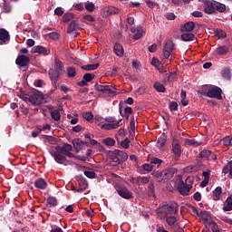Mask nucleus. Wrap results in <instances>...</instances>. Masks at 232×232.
<instances>
[{"label": "nucleus", "mask_w": 232, "mask_h": 232, "mask_svg": "<svg viewBox=\"0 0 232 232\" xmlns=\"http://www.w3.org/2000/svg\"><path fill=\"white\" fill-rule=\"evenodd\" d=\"M95 88L98 92H102V93H107V95L115 96L117 95V89L111 85H102L96 83Z\"/></svg>", "instance_id": "39448f33"}, {"label": "nucleus", "mask_w": 232, "mask_h": 232, "mask_svg": "<svg viewBox=\"0 0 232 232\" xmlns=\"http://www.w3.org/2000/svg\"><path fill=\"white\" fill-rule=\"evenodd\" d=\"M207 96H208L210 99H218L220 101L222 99V89L219 87H211L207 92Z\"/></svg>", "instance_id": "0eeeda50"}, {"label": "nucleus", "mask_w": 232, "mask_h": 232, "mask_svg": "<svg viewBox=\"0 0 232 232\" xmlns=\"http://www.w3.org/2000/svg\"><path fill=\"white\" fill-rule=\"evenodd\" d=\"M204 3V12L206 14H211L217 12H226V5L217 2L215 0H199Z\"/></svg>", "instance_id": "f03ea898"}, {"label": "nucleus", "mask_w": 232, "mask_h": 232, "mask_svg": "<svg viewBox=\"0 0 232 232\" xmlns=\"http://www.w3.org/2000/svg\"><path fill=\"white\" fill-rule=\"evenodd\" d=\"M60 75L61 72L59 71L53 69L49 70V76L52 81L53 88H57V81H59Z\"/></svg>", "instance_id": "1a4fd4ad"}, {"label": "nucleus", "mask_w": 232, "mask_h": 232, "mask_svg": "<svg viewBox=\"0 0 232 232\" xmlns=\"http://www.w3.org/2000/svg\"><path fill=\"white\" fill-rule=\"evenodd\" d=\"M85 10H87V12H93V10H95V5L93 3L85 4Z\"/></svg>", "instance_id": "3c124183"}, {"label": "nucleus", "mask_w": 232, "mask_h": 232, "mask_svg": "<svg viewBox=\"0 0 232 232\" xmlns=\"http://www.w3.org/2000/svg\"><path fill=\"white\" fill-rule=\"evenodd\" d=\"M121 146H122V148H125V150H128V148H130V140L125 139L124 140H122Z\"/></svg>", "instance_id": "13d9d810"}, {"label": "nucleus", "mask_w": 232, "mask_h": 232, "mask_svg": "<svg viewBox=\"0 0 232 232\" xmlns=\"http://www.w3.org/2000/svg\"><path fill=\"white\" fill-rule=\"evenodd\" d=\"M227 205L224 207V211H232V195L226 200Z\"/></svg>", "instance_id": "cd10ccee"}, {"label": "nucleus", "mask_w": 232, "mask_h": 232, "mask_svg": "<svg viewBox=\"0 0 232 232\" xmlns=\"http://www.w3.org/2000/svg\"><path fill=\"white\" fill-rule=\"evenodd\" d=\"M175 46L173 45V42L170 40H168L165 43L164 49H163V56L165 59H169L171 57V53H173Z\"/></svg>", "instance_id": "6e6552de"}, {"label": "nucleus", "mask_w": 232, "mask_h": 232, "mask_svg": "<svg viewBox=\"0 0 232 232\" xmlns=\"http://www.w3.org/2000/svg\"><path fill=\"white\" fill-rule=\"evenodd\" d=\"M118 162H124L128 159V154L122 150H117Z\"/></svg>", "instance_id": "a878e982"}, {"label": "nucleus", "mask_w": 232, "mask_h": 232, "mask_svg": "<svg viewBox=\"0 0 232 232\" xmlns=\"http://www.w3.org/2000/svg\"><path fill=\"white\" fill-rule=\"evenodd\" d=\"M75 14H73V13H66L63 14V23H70V21H72V19H73Z\"/></svg>", "instance_id": "7c9ffc66"}, {"label": "nucleus", "mask_w": 232, "mask_h": 232, "mask_svg": "<svg viewBox=\"0 0 232 232\" xmlns=\"http://www.w3.org/2000/svg\"><path fill=\"white\" fill-rule=\"evenodd\" d=\"M73 7L76 8V10H79V11L84 10V5H82V3L74 4Z\"/></svg>", "instance_id": "e2e57ef3"}, {"label": "nucleus", "mask_w": 232, "mask_h": 232, "mask_svg": "<svg viewBox=\"0 0 232 232\" xmlns=\"http://www.w3.org/2000/svg\"><path fill=\"white\" fill-rule=\"evenodd\" d=\"M151 64H152V66H155L159 70H160V68H162V63L157 58H153L151 60Z\"/></svg>", "instance_id": "37998d69"}, {"label": "nucleus", "mask_w": 232, "mask_h": 232, "mask_svg": "<svg viewBox=\"0 0 232 232\" xmlns=\"http://www.w3.org/2000/svg\"><path fill=\"white\" fill-rule=\"evenodd\" d=\"M79 30V23L75 20L72 21L67 27V34H73Z\"/></svg>", "instance_id": "aec40b11"}, {"label": "nucleus", "mask_w": 232, "mask_h": 232, "mask_svg": "<svg viewBox=\"0 0 232 232\" xmlns=\"http://www.w3.org/2000/svg\"><path fill=\"white\" fill-rule=\"evenodd\" d=\"M77 75V71L73 67L67 68V76L68 77H75Z\"/></svg>", "instance_id": "79ce46f5"}, {"label": "nucleus", "mask_w": 232, "mask_h": 232, "mask_svg": "<svg viewBox=\"0 0 232 232\" xmlns=\"http://www.w3.org/2000/svg\"><path fill=\"white\" fill-rule=\"evenodd\" d=\"M82 117L88 122H92V121H93V114L92 112H85L82 114Z\"/></svg>", "instance_id": "c03bdc74"}, {"label": "nucleus", "mask_w": 232, "mask_h": 232, "mask_svg": "<svg viewBox=\"0 0 232 232\" xmlns=\"http://www.w3.org/2000/svg\"><path fill=\"white\" fill-rule=\"evenodd\" d=\"M158 213H162L163 215H177V213H179V205L175 202L163 205L160 208Z\"/></svg>", "instance_id": "20e7f679"}, {"label": "nucleus", "mask_w": 232, "mask_h": 232, "mask_svg": "<svg viewBox=\"0 0 232 232\" xmlns=\"http://www.w3.org/2000/svg\"><path fill=\"white\" fill-rule=\"evenodd\" d=\"M163 172V180H169L173 179V175L177 173V169L175 168H168L162 170Z\"/></svg>", "instance_id": "4468645a"}, {"label": "nucleus", "mask_w": 232, "mask_h": 232, "mask_svg": "<svg viewBox=\"0 0 232 232\" xmlns=\"http://www.w3.org/2000/svg\"><path fill=\"white\" fill-rule=\"evenodd\" d=\"M113 52L118 57H122V55H124V49L120 44H114Z\"/></svg>", "instance_id": "5701e85b"}, {"label": "nucleus", "mask_w": 232, "mask_h": 232, "mask_svg": "<svg viewBox=\"0 0 232 232\" xmlns=\"http://www.w3.org/2000/svg\"><path fill=\"white\" fill-rule=\"evenodd\" d=\"M42 131H43L42 129H37L36 130L33 131L31 135L34 139H35V137H37L39 133H41Z\"/></svg>", "instance_id": "774afa93"}, {"label": "nucleus", "mask_w": 232, "mask_h": 232, "mask_svg": "<svg viewBox=\"0 0 232 232\" xmlns=\"http://www.w3.org/2000/svg\"><path fill=\"white\" fill-rule=\"evenodd\" d=\"M47 204L54 208V206H57V198L55 197H49L47 198Z\"/></svg>", "instance_id": "4c0bfd02"}, {"label": "nucleus", "mask_w": 232, "mask_h": 232, "mask_svg": "<svg viewBox=\"0 0 232 232\" xmlns=\"http://www.w3.org/2000/svg\"><path fill=\"white\" fill-rule=\"evenodd\" d=\"M93 79H95V74L85 73L82 77V80L78 82V86H86V84L91 82V81H93Z\"/></svg>", "instance_id": "dca6fc26"}, {"label": "nucleus", "mask_w": 232, "mask_h": 232, "mask_svg": "<svg viewBox=\"0 0 232 232\" xmlns=\"http://www.w3.org/2000/svg\"><path fill=\"white\" fill-rule=\"evenodd\" d=\"M199 166L198 165H191V166H188L185 169V171H187V173H193L195 171H198L199 169Z\"/></svg>", "instance_id": "72a5a7b5"}, {"label": "nucleus", "mask_w": 232, "mask_h": 232, "mask_svg": "<svg viewBox=\"0 0 232 232\" xmlns=\"http://www.w3.org/2000/svg\"><path fill=\"white\" fill-rule=\"evenodd\" d=\"M76 151H81L84 146V141L81 140H75L72 142Z\"/></svg>", "instance_id": "bb28decb"}, {"label": "nucleus", "mask_w": 232, "mask_h": 232, "mask_svg": "<svg viewBox=\"0 0 232 232\" xmlns=\"http://www.w3.org/2000/svg\"><path fill=\"white\" fill-rule=\"evenodd\" d=\"M193 30H195V23L194 22H187L184 24L180 25V32H182L183 34L188 32H193Z\"/></svg>", "instance_id": "f3484780"}, {"label": "nucleus", "mask_w": 232, "mask_h": 232, "mask_svg": "<svg viewBox=\"0 0 232 232\" xmlns=\"http://www.w3.org/2000/svg\"><path fill=\"white\" fill-rule=\"evenodd\" d=\"M194 199L197 201V202H200L202 200V194H200V192H196L194 194Z\"/></svg>", "instance_id": "bf43d9fd"}, {"label": "nucleus", "mask_w": 232, "mask_h": 232, "mask_svg": "<svg viewBox=\"0 0 232 232\" xmlns=\"http://www.w3.org/2000/svg\"><path fill=\"white\" fill-rule=\"evenodd\" d=\"M29 102L34 106H39L44 102V96L41 92H34L29 96Z\"/></svg>", "instance_id": "423d86ee"}, {"label": "nucleus", "mask_w": 232, "mask_h": 232, "mask_svg": "<svg viewBox=\"0 0 232 232\" xmlns=\"http://www.w3.org/2000/svg\"><path fill=\"white\" fill-rule=\"evenodd\" d=\"M85 23H93L95 22V18H93V16H92L91 14H86L84 17H83Z\"/></svg>", "instance_id": "6e6d98bb"}, {"label": "nucleus", "mask_w": 232, "mask_h": 232, "mask_svg": "<svg viewBox=\"0 0 232 232\" xmlns=\"http://www.w3.org/2000/svg\"><path fill=\"white\" fill-rule=\"evenodd\" d=\"M166 222L169 226H175V222H177V218L175 216H169L166 218Z\"/></svg>", "instance_id": "58836bf2"}, {"label": "nucleus", "mask_w": 232, "mask_h": 232, "mask_svg": "<svg viewBox=\"0 0 232 232\" xmlns=\"http://www.w3.org/2000/svg\"><path fill=\"white\" fill-rule=\"evenodd\" d=\"M102 121H104V118H102V116L100 115H96L94 118V122L97 124L99 122H102Z\"/></svg>", "instance_id": "69168bd1"}, {"label": "nucleus", "mask_w": 232, "mask_h": 232, "mask_svg": "<svg viewBox=\"0 0 232 232\" xmlns=\"http://www.w3.org/2000/svg\"><path fill=\"white\" fill-rule=\"evenodd\" d=\"M111 14H119V8L114 6H110L105 9L106 15H111Z\"/></svg>", "instance_id": "c85d7f7f"}, {"label": "nucleus", "mask_w": 232, "mask_h": 232, "mask_svg": "<svg viewBox=\"0 0 232 232\" xmlns=\"http://www.w3.org/2000/svg\"><path fill=\"white\" fill-rule=\"evenodd\" d=\"M142 168L145 171H152L153 170V165L150 163H145L142 165Z\"/></svg>", "instance_id": "5fc2aeb1"}, {"label": "nucleus", "mask_w": 232, "mask_h": 232, "mask_svg": "<svg viewBox=\"0 0 232 232\" xmlns=\"http://www.w3.org/2000/svg\"><path fill=\"white\" fill-rule=\"evenodd\" d=\"M149 52H150V53H155V52H157V44L149 46Z\"/></svg>", "instance_id": "338daca9"}, {"label": "nucleus", "mask_w": 232, "mask_h": 232, "mask_svg": "<svg viewBox=\"0 0 232 232\" xmlns=\"http://www.w3.org/2000/svg\"><path fill=\"white\" fill-rule=\"evenodd\" d=\"M223 144L224 146H232V138L231 137H226L223 139Z\"/></svg>", "instance_id": "603ef678"}, {"label": "nucleus", "mask_w": 232, "mask_h": 232, "mask_svg": "<svg viewBox=\"0 0 232 232\" xmlns=\"http://www.w3.org/2000/svg\"><path fill=\"white\" fill-rule=\"evenodd\" d=\"M167 140H168V137L166 136L165 133L160 135V138L158 139V141H157V148H159L160 150L161 148H164Z\"/></svg>", "instance_id": "b1692460"}, {"label": "nucleus", "mask_w": 232, "mask_h": 232, "mask_svg": "<svg viewBox=\"0 0 232 232\" xmlns=\"http://www.w3.org/2000/svg\"><path fill=\"white\" fill-rule=\"evenodd\" d=\"M102 142L105 146H115V140L111 138L103 139Z\"/></svg>", "instance_id": "a19ab883"}, {"label": "nucleus", "mask_w": 232, "mask_h": 232, "mask_svg": "<svg viewBox=\"0 0 232 232\" xmlns=\"http://www.w3.org/2000/svg\"><path fill=\"white\" fill-rule=\"evenodd\" d=\"M218 55H226L227 53V48L226 46L218 47Z\"/></svg>", "instance_id": "49530a36"}, {"label": "nucleus", "mask_w": 232, "mask_h": 232, "mask_svg": "<svg viewBox=\"0 0 232 232\" xmlns=\"http://www.w3.org/2000/svg\"><path fill=\"white\" fill-rule=\"evenodd\" d=\"M221 75L223 79H227V81H229L231 79V71H229V69H224L221 72Z\"/></svg>", "instance_id": "f704fd0d"}, {"label": "nucleus", "mask_w": 232, "mask_h": 232, "mask_svg": "<svg viewBox=\"0 0 232 232\" xmlns=\"http://www.w3.org/2000/svg\"><path fill=\"white\" fill-rule=\"evenodd\" d=\"M185 144H188V146H200L202 141H198L197 140H186Z\"/></svg>", "instance_id": "c9c22d12"}, {"label": "nucleus", "mask_w": 232, "mask_h": 232, "mask_svg": "<svg viewBox=\"0 0 232 232\" xmlns=\"http://www.w3.org/2000/svg\"><path fill=\"white\" fill-rule=\"evenodd\" d=\"M99 126H101L102 130H117L120 126H122V120H120L116 123H104L101 124L98 123Z\"/></svg>", "instance_id": "f8f14e48"}, {"label": "nucleus", "mask_w": 232, "mask_h": 232, "mask_svg": "<svg viewBox=\"0 0 232 232\" xmlns=\"http://www.w3.org/2000/svg\"><path fill=\"white\" fill-rule=\"evenodd\" d=\"M169 108L172 111H175V110L179 108V104L177 103V102H172L169 105Z\"/></svg>", "instance_id": "680f3d73"}, {"label": "nucleus", "mask_w": 232, "mask_h": 232, "mask_svg": "<svg viewBox=\"0 0 232 232\" xmlns=\"http://www.w3.org/2000/svg\"><path fill=\"white\" fill-rule=\"evenodd\" d=\"M180 98H181V104L183 106H188V100H186V92L185 91L181 92Z\"/></svg>", "instance_id": "a18cd8bd"}, {"label": "nucleus", "mask_w": 232, "mask_h": 232, "mask_svg": "<svg viewBox=\"0 0 232 232\" xmlns=\"http://www.w3.org/2000/svg\"><path fill=\"white\" fill-rule=\"evenodd\" d=\"M118 191V195H120V197H121V198H126V199H130L131 198V192L126 188H119L117 189Z\"/></svg>", "instance_id": "6ab92c4d"}, {"label": "nucleus", "mask_w": 232, "mask_h": 232, "mask_svg": "<svg viewBox=\"0 0 232 232\" xmlns=\"http://www.w3.org/2000/svg\"><path fill=\"white\" fill-rule=\"evenodd\" d=\"M181 39H182V41H185L186 43H188L189 41H194L195 40V34H192V33L185 32L181 34Z\"/></svg>", "instance_id": "393cba45"}, {"label": "nucleus", "mask_w": 232, "mask_h": 232, "mask_svg": "<svg viewBox=\"0 0 232 232\" xmlns=\"http://www.w3.org/2000/svg\"><path fill=\"white\" fill-rule=\"evenodd\" d=\"M48 110L51 111L52 119H53L55 121H61V112L59 110H53V106L48 107Z\"/></svg>", "instance_id": "4be33fe9"}, {"label": "nucleus", "mask_w": 232, "mask_h": 232, "mask_svg": "<svg viewBox=\"0 0 232 232\" xmlns=\"http://www.w3.org/2000/svg\"><path fill=\"white\" fill-rule=\"evenodd\" d=\"M54 67L59 72L60 70H63V62H61L59 59L54 60Z\"/></svg>", "instance_id": "8fccbe9b"}, {"label": "nucleus", "mask_w": 232, "mask_h": 232, "mask_svg": "<svg viewBox=\"0 0 232 232\" xmlns=\"http://www.w3.org/2000/svg\"><path fill=\"white\" fill-rule=\"evenodd\" d=\"M31 53H39L40 55H50V49L42 45H35L32 48Z\"/></svg>", "instance_id": "9d476101"}, {"label": "nucleus", "mask_w": 232, "mask_h": 232, "mask_svg": "<svg viewBox=\"0 0 232 232\" xmlns=\"http://www.w3.org/2000/svg\"><path fill=\"white\" fill-rule=\"evenodd\" d=\"M153 177H155V179H159L160 180H164V176H163V172L161 171H156L153 174Z\"/></svg>", "instance_id": "864d4df0"}, {"label": "nucleus", "mask_w": 232, "mask_h": 232, "mask_svg": "<svg viewBox=\"0 0 232 232\" xmlns=\"http://www.w3.org/2000/svg\"><path fill=\"white\" fill-rule=\"evenodd\" d=\"M192 184H193L192 177L187 178L186 183H184V181L182 180L179 181L178 182L179 193H180V195H183V197L189 195V191H191V188H193V186H191Z\"/></svg>", "instance_id": "7ed1b4c3"}, {"label": "nucleus", "mask_w": 232, "mask_h": 232, "mask_svg": "<svg viewBox=\"0 0 232 232\" xmlns=\"http://www.w3.org/2000/svg\"><path fill=\"white\" fill-rule=\"evenodd\" d=\"M141 35H142V28L139 27L133 35V39L137 41L140 39Z\"/></svg>", "instance_id": "de8ad7c7"}, {"label": "nucleus", "mask_w": 232, "mask_h": 232, "mask_svg": "<svg viewBox=\"0 0 232 232\" xmlns=\"http://www.w3.org/2000/svg\"><path fill=\"white\" fill-rule=\"evenodd\" d=\"M214 195V200H219L220 199V195H222V188L218 187L216 189L213 191Z\"/></svg>", "instance_id": "c756f323"}, {"label": "nucleus", "mask_w": 232, "mask_h": 232, "mask_svg": "<svg viewBox=\"0 0 232 232\" xmlns=\"http://www.w3.org/2000/svg\"><path fill=\"white\" fill-rule=\"evenodd\" d=\"M15 63L21 68H24V66H28V63H30V57L26 55H19L16 58Z\"/></svg>", "instance_id": "9b49d317"}, {"label": "nucleus", "mask_w": 232, "mask_h": 232, "mask_svg": "<svg viewBox=\"0 0 232 232\" xmlns=\"http://www.w3.org/2000/svg\"><path fill=\"white\" fill-rule=\"evenodd\" d=\"M73 147L68 143H64L63 147L56 146L55 150H50V155L54 159L57 164H63V166H68L71 164L70 160L66 159L64 153H68V151H72Z\"/></svg>", "instance_id": "f257e3e1"}, {"label": "nucleus", "mask_w": 232, "mask_h": 232, "mask_svg": "<svg viewBox=\"0 0 232 232\" xmlns=\"http://www.w3.org/2000/svg\"><path fill=\"white\" fill-rule=\"evenodd\" d=\"M49 37H50V39H54V40L59 39V34H57L55 32L50 33Z\"/></svg>", "instance_id": "0e129e2a"}, {"label": "nucleus", "mask_w": 232, "mask_h": 232, "mask_svg": "<svg viewBox=\"0 0 232 232\" xmlns=\"http://www.w3.org/2000/svg\"><path fill=\"white\" fill-rule=\"evenodd\" d=\"M172 151L176 157L182 155V147H180V143L177 140L172 141Z\"/></svg>", "instance_id": "2eb2a0df"}, {"label": "nucleus", "mask_w": 232, "mask_h": 232, "mask_svg": "<svg viewBox=\"0 0 232 232\" xmlns=\"http://www.w3.org/2000/svg\"><path fill=\"white\" fill-rule=\"evenodd\" d=\"M34 186L37 189H46L48 188V183L44 179H38L34 181Z\"/></svg>", "instance_id": "412c9836"}, {"label": "nucleus", "mask_w": 232, "mask_h": 232, "mask_svg": "<svg viewBox=\"0 0 232 232\" xmlns=\"http://www.w3.org/2000/svg\"><path fill=\"white\" fill-rule=\"evenodd\" d=\"M84 175L87 179H95V173L93 171L85 170Z\"/></svg>", "instance_id": "4d7b16f0"}, {"label": "nucleus", "mask_w": 232, "mask_h": 232, "mask_svg": "<svg viewBox=\"0 0 232 232\" xmlns=\"http://www.w3.org/2000/svg\"><path fill=\"white\" fill-rule=\"evenodd\" d=\"M209 155H211V150H204L199 153V157H201V159H208Z\"/></svg>", "instance_id": "09e8293b"}, {"label": "nucleus", "mask_w": 232, "mask_h": 232, "mask_svg": "<svg viewBox=\"0 0 232 232\" xmlns=\"http://www.w3.org/2000/svg\"><path fill=\"white\" fill-rule=\"evenodd\" d=\"M109 157L111 160H112V162H119V158L117 156V150L109 152Z\"/></svg>", "instance_id": "ea45409f"}, {"label": "nucleus", "mask_w": 232, "mask_h": 232, "mask_svg": "<svg viewBox=\"0 0 232 232\" xmlns=\"http://www.w3.org/2000/svg\"><path fill=\"white\" fill-rule=\"evenodd\" d=\"M150 164H154L158 166V168H160V166L162 165V160L153 157L150 159Z\"/></svg>", "instance_id": "e433bc0d"}, {"label": "nucleus", "mask_w": 232, "mask_h": 232, "mask_svg": "<svg viewBox=\"0 0 232 232\" xmlns=\"http://www.w3.org/2000/svg\"><path fill=\"white\" fill-rule=\"evenodd\" d=\"M10 43V34L5 29H0V44Z\"/></svg>", "instance_id": "ddd939ff"}, {"label": "nucleus", "mask_w": 232, "mask_h": 232, "mask_svg": "<svg viewBox=\"0 0 232 232\" xmlns=\"http://www.w3.org/2000/svg\"><path fill=\"white\" fill-rule=\"evenodd\" d=\"M154 88H155L156 92H160L161 93H164V92H166V88L160 82H155Z\"/></svg>", "instance_id": "473e14b6"}, {"label": "nucleus", "mask_w": 232, "mask_h": 232, "mask_svg": "<svg viewBox=\"0 0 232 232\" xmlns=\"http://www.w3.org/2000/svg\"><path fill=\"white\" fill-rule=\"evenodd\" d=\"M54 14L55 15H63L64 14V11H63V8L61 7H57L55 10H54Z\"/></svg>", "instance_id": "052dcab7"}, {"label": "nucleus", "mask_w": 232, "mask_h": 232, "mask_svg": "<svg viewBox=\"0 0 232 232\" xmlns=\"http://www.w3.org/2000/svg\"><path fill=\"white\" fill-rule=\"evenodd\" d=\"M199 217H201L204 224H207L208 226L214 224L213 218H211V216L207 211H201Z\"/></svg>", "instance_id": "a211bd4d"}, {"label": "nucleus", "mask_w": 232, "mask_h": 232, "mask_svg": "<svg viewBox=\"0 0 232 232\" xmlns=\"http://www.w3.org/2000/svg\"><path fill=\"white\" fill-rule=\"evenodd\" d=\"M97 68H99V63L88 64V65L82 66V70H86L87 72H92V70H97Z\"/></svg>", "instance_id": "2f4dec72"}]
</instances>
